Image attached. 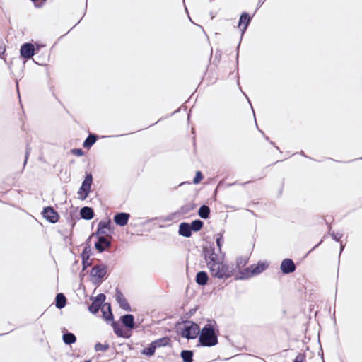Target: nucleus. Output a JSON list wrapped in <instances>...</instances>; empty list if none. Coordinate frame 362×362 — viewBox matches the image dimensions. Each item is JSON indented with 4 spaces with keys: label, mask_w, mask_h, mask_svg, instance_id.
<instances>
[{
    "label": "nucleus",
    "mask_w": 362,
    "mask_h": 362,
    "mask_svg": "<svg viewBox=\"0 0 362 362\" xmlns=\"http://www.w3.org/2000/svg\"><path fill=\"white\" fill-rule=\"evenodd\" d=\"M95 236L98 237V241L95 243V247L99 252H103L110 246V241L107 238L102 235Z\"/></svg>",
    "instance_id": "0eeeda50"
},
{
    "label": "nucleus",
    "mask_w": 362,
    "mask_h": 362,
    "mask_svg": "<svg viewBox=\"0 0 362 362\" xmlns=\"http://www.w3.org/2000/svg\"><path fill=\"white\" fill-rule=\"evenodd\" d=\"M129 218V214L127 213H119L115 216L114 221L116 223V224L120 226H124L127 225Z\"/></svg>",
    "instance_id": "9b49d317"
},
{
    "label": "nucleus",
    "mask_w": 362,
    "mask_h": 362,
    "mask_svg": "<svg viewBox=\"0 0 362 362\" xmlns=\"http://www.w3.org/2000/svg\"><path fill=\"white\" fill-rule=\"evenodd\" d=\"M112 326H113V328H114V331L116 333L117 335L119 336V337H127L128 336L126 335L124 332L122 331V329L121 328H119L117 324L115 322H112Z\"/></svg>",
    "instance_id": "bb28decb"
},
{
    "label": "nucleus",
    "mask_w": 362,
    "mask_h": 362,
    "mask_svg": "<svg viewBox=\"0 0 362 362\" xmlns=\"http://www.w3.org/2000/svg\"><path fill=\"white\" fill-rule=\"evenodd\" d=\"M81 216L85 219H91L93 217V211L91 208L85 206L81 209Z\"/></svg>",
    "instance_id": "2eb2a0df"
},
{
    "label": "nucleus",
    "mask_w": 362,
    "mask_h": 362,
    "mask_svg": "<svg viewBox=\"0 0 362 362\" xmlns=\"http://www.w3.org/2000/svg\"><path fill=\"white\" fill-rule=\"evenodd\" d=\"M31 1L35 3V2H37V1L43 2L45 0H31Z\"/></svg>",
    "instance_id": "f704fd0d"
},
{
    "label": "nucleus",
    "mask_w": 362,
    "mask_h": 362,
    "mask_svg": "<svg viewBox=\"0 0 362 362\" xmlns=\"http://www.w3.org/2000/svg\"><path fill=\"white\" fill-rule=\"evenodd\" d=\"M95 349L96 351L105 350L107 349V346H105L101 344H97L95 346Z\"/></svg>",
    "instance_id": "2f4dec72"
},
{
    "label": "nucleus",
    "mask_w": 362,
    "mask_h": 362,
    "mask_svg": "<svg viewBox=\"0 0 362 362\" xmlns=\"http://www.w3.org/2000/svg\"><path fill=\"white\" fill-rule=\"evenodd\" d=\"M107 268L103 265H98L93 267L90 272V277L93 281L98 282L100 281L106 274Z\"/></svg>",
    "instance_id": "39448f33"
},
{
    "label": "nucleus",
    "mask_w": 362,
    "mask_h": 362,
    "mask_svg": "<svg viewBox=\"0 0 362 362\" xmlns=\"http://www.w3.org/2000/svg\"><path fill=\"white\" fill-rule=\"evenodd\" d=\"M247 262L246 258L239 257L236 260V267L233 268L235 269V273H239L240 272H243L244 269L241 270L243 267H244Z\"/></svg>",
    "instance_id": "a211bd4d"
},
{
    "label": "nucleus",
    "mask_w": 362,
    "mask_h": 362,
    "mask_svg": "<svg viewBox=\"0 0 362 362\" xmlns=\"http://www.w3.org/2000/svg\"><path fill=\"white\" fill-rule=\"evenodd\" d=\"M110 220H104L101 221L98 224V231L95 234H93L92 236L94 235H106L110 231Z\"/></svg>",
    "instance_id": "423d86ee"
},
{
    "label": "nucleus",
    "mask_w": 362,
    "mask_h": 362,
    "mask_svg": "<svg viewBox=\"0 0 362 362\" xmlns=\"http://www.w3.org/2000/svg\"><path fill=\"white\" fill-rule=\"evenodd\" d=\"M281 270L284 274H288L294 272L295 264L290 259H285L281 264Z\"/></svg>",
    "instance_id": "9d476101"
},
{
    "label": "nucleus",
    "mask_w": 362,
    "mask_h": 362,
    "mask_svg": "<svg viewBox=\"0 0 362 362\" xmlns=\"http://www.w3.org/2000/svg\"><path fill=\"white\" fill-rule=\"evenodd\" d=\"M294 362H303V360L299 357H297Z\"/></svg>",
    "instance_id": "72a5a7b5"
},
{
    "label": "nucleus",
    "mask_w": 362,
    "mask_h": 362,
    "mask_svg": "<svg viewBox=\"0 0 362 362\" xmlns=\"http://www.w3.org/2000/svg\"><path fill=\"white\" fill-rule=\"evenodd\" d=\"M178 332L187 339H194L199 333V326L191 321L184 322L178 325Z\"/></svg>",
    "instance_id": "7ed1b4c3"
},
{
    "label": "nucleus",
    "mask_w": 362,
    "mask_h": 362,
    "mask_svg": "<svg viewBox=\"0 0 362 362\" xmlns=\"http://www.w3.org/2000/svg\"><path fill=\"white\" fill-rule=\"evenodd\" d=\"M43 216L52 223H56L59 219L57 213L51 207H47L44 209Z\"/></svg>",
    "instance_id": "6e6552de"
},
{
    "label": "nucleus",
    "mask_w": 362,
    "mask_h": 362,
    "mask_svg": "<svg viewBox=\"0 0 362 362\" xmlns=\"http://www.w3.org/2000/svg\"><path fill=\"white\" fill-rule=\"evenodd\" d=\"M71 153L77 156H83V152L81 149L79 148H75L71 150Z\"/></svg>",
    "instance_id": "7c9ffc66"
},
{
    "label": "nucleus",
    "mask_w": 362,
    "mask_h": 362,
    "mask_svg": "<svg viewBox=\"0 0 362 362\" xmlns=\"http://www.w3.org/2000/svg\"><path fill=\"white\" fill-rule=\"evenodd\" d=\"M199 332V341L203 346H212L218 343L216 330L212 325H205Z\"/></svg>",
    "instance_id": "f03ea898"
},
{
    "label": "nucleus",
    "mask_w": 362,
    "mask_h": 362,
    "mask_svg": "<svg viewBox=\"0 0 362 362\" xmlns=\"http://www.w3.org/2000/svg\"><path fill=\"white\" fill-rule=\"evenodd\" d=\"M92 182V175L90 174H87L77 193L79 199L84 200L88 197L90 192Z\"/></svg>",
    "instance_id": "20e7f679"
},
{
    "label": "nucleus",
    "mask_w": 362,
    "mask_h": 362,
    "mask_svg": "<svg viewBox=\"0 0 362 362\" xmlns=\"http://www.w3.org/2000/svg\"><path fill=\"white\" fill-rule=\"evenodd\" d=\"M85 362H90V361H85Z\"/></svg>",
    "instance_id": "c9c22d12"
},
{
    "label": "nucleus",
    "mask_w": 362,
    "mask_h": 362,
    "mask_svg": "<svg viewBox=\"0 0 362 362\" xmlns=\"http://www.w3.org/2000/svg\"><path fill=\"white\" fill-rule=\"evenodd\" d=\"M205 259L211 276L223 279H228L232 276H234L236 279H248L260 274L268 267L266 262H259L257 264H252L244 269L243 272L235 273L233 267L224 263L223 259L218 257L211 249L206 251Z\"/></svg>",
    "instance_id": "f257e3e1"
},
{
    "label": "nucleus",
    "mask_w": 362,
    "mask_h": 362,
    "mask_svg": "<svg viewBox=\"0 0 362 362\" xmlns=\"http://www.w3.org/2000/svg\"><path fill=\"white\" fill-rule=\"evenodd\" d=\"M101 310L103 313V317L106 321L112 320V313L110 310V306L108 304L104 303L101 306Z\"/></svg>",
    "instance_id": "4468645a"
},
{
    "label": "nucleus",
    "mask_w": 362,
    "mask_h": 362,
    "mask_svg": "<svg viewBox=\"0 0 362 362\" xmlns=\"http://www.w3.org/2000/svg\"><path fill=\"white\" fill-rule=\"evenodd\" d=\"M208 275L204 272H199L196 276V281L199 285H205L208 281Z\"/></svg>",
    "instance_id": "dca6fc26"
},
{
    "label": "nucleus",
    "mask_w": 362,
    "mask_h": 362,
    "mask_svg": "<svg viewBox=\"0 0 362 362\" xmlns=\"http://www.w3.org/2000/svg\"><path fill=\"white\" fill-rule=\"evenodd\" d=\"M192 352L191 351H182L181 353V357L185 362L192 361Z\"/></svg>",
    "instance_id": "5701e85b"
},
{
    "label": "nucleus",
    "mask_w": 362,
    "mask_h": 362,
    "mask_svg": "<svg viewBox=\"0 0 362 362\" xmlns=\"http://www.w3.org/2000/svg\"><path fill=\"white\" fill-rule=\"evenodd\" d=\"M189 225L191 226L192 230L199 231L203 226V222L201 221L200 220H196V221H194Z\"/></svg>",
    "instance_id": "393cba45"
},
{
    "label": "nucleus",
    "mask_w": 362,
    "mask_h": 362,
    "mask_svg": "<svg viewBox=\"0 0 362 362\" xmlns=\"http://www.w3.org/2000/svg\"><path fill=\"white\" fill-rule=\"evenodd\" d=\"M249 23H250V18L248 17L247 14H246V13L242 14L240 16V18L239 24H238V27L240 29V30L242 31V33L245 32Z\"/></svg>",
    "instance_id": "ddd939ff"
},
{
    "label": "nucleus",
    "mask_w": 362,
    "mask_h": 362,
    "mask_svg": "<svg viewBox=\"0 0 362 362\" xmlns=\"http://www.w3.org/2000/svg\"><path fill=\"white\" fill-rule=\"evenodd\" d=\"M96 141V136L95 135H90L83 142V147L89 148Z\"/></svg>",
    "instance_id": "4be33fe9"
},
{
    "label": "nucleus",
    "mask_w": 362,
    "mask_h": 362,
    "mask_svg": "<svg viewBox=\"0 0 362 362\" xmlns=\"http://www.w3.org/2000/svg\"><path fill=\"white\" fill-rule=\"evenodd\" d=\"M101 306L102 305H100V303H98L97 301H94L90 305L89 310L93 313H95L98 311L99 308H101Z\"/></svg>",
    "instance_id": "cd10ccee"
},
{
    "label": "nucleus",
    "mask_w": 362,
    "mask_h": 362,
    "mask_svg": "<svg viewBox=\"0 0 362 362\" xmlns=\"http://www.w3.org/2000/svg\"><path fill=\"white\" fill-rule=\"evenodd\" d=\"M34 46L31 43H25L21 48V54L25 58H30L34 55Z\"/></svg>",
    "instance_id": "1a4fd4ad"
},
{
    "label": "nucleus",
    "mask_w": 362,
    "mask_h": 362,
    "mask_svg": "<svg viewBox=\"0 0 362 362\" xmlns=\"http://www.w3.org/2000/svg\"><path fill=\"white\" fill-rule=\"evenodd\" d=\"M161 345V341H154L153 343H152L151 344V346L148 347V348H146L144 349L143 351V354H146V355H152L154 351H155V349L157 346H160Z\"/></svg>",
    "instance_id": "6ab92c4d"
},
{
    "label": "nucleus",
    "mask_w": 362,
    "mask_h": 362,
    "mask_svg": "<svg viewBox=\"0 0 362 362\" xmlns=\"http://www.w3.org/2000/svg\"><path fill=\"white\" fill-rule=\"evenodd\" d=\"M66 305V298L62 293H58L56 297V305L59 308H62Z\"/></svg>",
    "instance_id": "aec40b11"
},
{
    "label": "nucleus",
    "mask_w": 362,
    "mask_h": 362,
    "mask_svg": "<svg viewBox=\"0 0 362 362\" xmlns=\"http://www.w3.org/2000/svg\"><path fill=\"white\" fill-rule=\"evenodd\" d=\"M210 209L207 206H202L199 210V215L202 218H207L209 217Z\"/></svg>",
    "instance_id": "412c9836"
},
{
    "label": "nucleus",
    "mask_w": 362,
    "mask_h": 362,
    "mask_svg": "<svg viewBox=\"0 0 362 362\" xmlns=\"http://www.w3.org/2000/svg\"><path fill=\"white\" fill-rule=\"evenodd\" d=\"M192 229L189 223H182L179 226V234L184 237H190Z\"/></svg>",
    "instance_id": "f8f14e48"
},
{
    "label": "nucleus",
    "mask_w": 362,
    "mask_h": 362,
    "mask_svg": "<svg viewBox=\"0 0 362 362\" xmlns=\"http://www.w3.org/2000/svg\"><path fill=\"white\" fill-rule=\"evenodd\" d=\"M202 180V173H201V172L197 171V173H196V176H195V177L194 179V184H198Z\"/></svg>",
    "instance_id": "c85d7f7f"
},
{
    "label": "nucleus",
    "mask_w": 362,
    "mask_h": 362,
    "mask_svg": "<svg viewBox=\"0 0 362 362\" xmlns=\"http://www.w3.org/2000/svg\"><path fill=\"white\" fill-rule=\"evenodd\" d=\"M63 340L66 344H72L76 341V337L71 333L64 334L63 335Z\"/></svg>",
    "instance_id": "b1692460"
},
{
    "label": "nucleus",
    "mask_w": 362,
    "mask_h": 362,
    "mask_svg": "<svg viewBox=\"0 0 362 362\" xmlns=\"http://www.w3.org/2000/svg\"><path fill=\"white\" fill-rule=\"evenodd\" d=\"M105 296L104 294H100L99 296H97L95 301H97L98 303H100V305H101V304L105 301Z\"/></svg>",
    "instance_id": "c756f323"
},
{
    "label": "nucleus",
    "mask_w": 362,
    "mask_h": 362,
    "mask_svg": "<svg viewBox=\"0 0 362 362\" xmlns=\"http://www.w3.org/2000/svg\"><path fill=\"white\" fill-rule=\"evenodd\" d=\"M216 243H217L218 247H221V238H217Z\"/></svg>",
    "instance_id": "473e14b6"
},
{
    "label": "nucleus",
    "mask_w": 362,
    "mask_h": 362,
    "mask_svg": "<svg viewBox=\"0 0 362 362\" xmlns=\"http://www.w3.org/2000/svg\"><path fill=\"white\" fill-rule=\"evenodd\" d=\"M117 301L120 304V306L124 308V310H129V305L128 304V303L126 301V300L122 296H118L117 298Z\"/></svg>",
    "instance_id": "a878e982"
},
{
    "label": "nucleus",
    "mask_w": 362,
    "mask_h": 362,
    "mask_svg": "<svg viewBox=\"0 0 362 362\" xmlns=\"http://www.w3.org/2000/svg\"><path fill=\"white\" fill-rule=\"evenodd\" d=\"M123 324L129 329L134 327V317L132 315H125L122 317Z\"/></svg>",
    "instance_id": "f3484780"
}]
</instances>
